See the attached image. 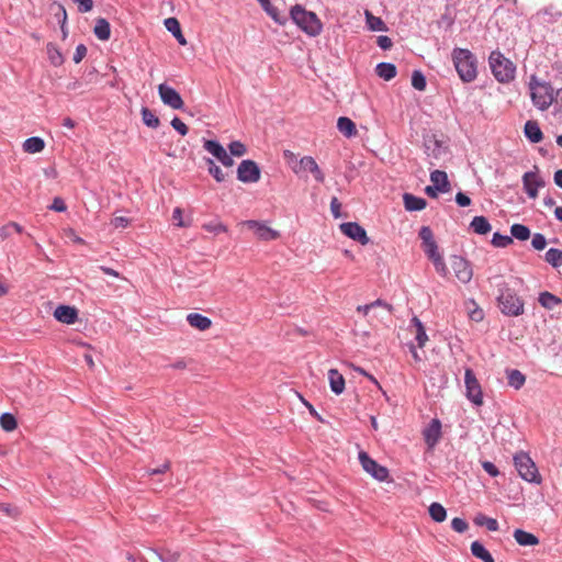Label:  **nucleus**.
I'll return each instance as SVG.
<instances>
[{
	"mask_svg": "<svg viewBox=\"0 0 562 562\" xmlns=\"http://www.w3.org/2000/svg\"><path fill=\"white\" fill-rule=\"evenodd\" d=\"M471 199L469 195H467L464 192L462 191H459L457 194H456V203L460 206V207H467L471 204Z\"/></svg>",
	"mask_w": 562,
	"mask_h": 562,
	"instance_id": "e2e57ef3",
	"label": "nucleus"
},
{
	"mask_svg": "<svg viewBox=\"0 0 562 562\" xmlns=\"http://www.w3.org/2000/svg\"><path fill=\"white\" fill-rule=\"evenodd\" d=\"M524 190L530 199L538 195V190L546 186V181L536 171H527L522 176Z\"/></svg>",
	"mask_w": 562,
	"mask_h": 562,
	"instance_id": "4468645a",
	"label": "nucleus"
},
{
	"mask_svg": "<svg viewBox=\"0 0 562 562\" xmlns=\"http://www.w3.org/2000/svg\"><path fill=\"white\" fill-rule=\"evenodd\" d=\"M155 554L161 562H178L180 553L178 551H171L168 549H161L160 551L155 550Z\"/></svg>",
	"mask_w": 562,
	"mask_h": 562,
	"instance_id": "de8ad7c7",
	"label": "nucleus"
},
{
	"mask_svg": "<svg viewBox=\"0 0 562 562\" xmlns=\"http://www.w3.org/2000/svg\"><path fill=\"white\" fill-rule=\"evenodd\" d=\"M294 173L300 177L305 176L306 172L313 175L315 181L318 183H323L325 181V175L319 168L318 164L312 156H304L300 160H296L294 165L291 166Z\"/></svg>",
	"mask_w": 562,
	"mask_h": 562,
	"instance_id": "0eeeda50",
	"label": "nucleus"
},
{
	"mask_svg": "<svg viewBox=\"0 0 562 562\" xmlns=\"http://www.w3.org/2000/svg\"><path fill=\"white\" fill-rule=\"evenodd\" d=\"M205 162L207 165V171L217 181L223 182L225 181V173L222 171V169L215 164V161L212 158H205Z\"/></svg>",
	"mask_w": 562,
	"mask_h": 562,
	"instance_id": "37998d69",
	"label": "nucleus"
},
{
	"mask_svg": "<svg viewBox=\"0 0 562 562\" xmlns=\"http://www.w3.org/2000/svg\"><path fill=\"white\" fill-rule=\"evenodd\" d=\"M412 86L418 91H424L427 86V80L423 71L414 70L412 74Z\"/></svg>",
	"mask_w": 562,
	"mask_h": 562,
	"instance_id": "49530a36",
	"label": "nucleus"
},
{
	"mask_svg": "<svg viewBox=\"0 0 562 562\" xmlns=\"http://www.w3.org/2000/svg\"><path fill=\"white\" fill-rule=\"evenodd\" d=\"M376 44L383 50H387L393 46L391 37L386 35H380L376 40Z\"/></svg>",
	"mask_w": 562,
	"mask_h": 562,
	"instance_id": "69168bd1",
	"label": "nucleus"
},
{
	"mask_svg": "<svg viewBox=\"0 0 562 562\" xmlns=\"http://www.w3.org/2000/svg\"><path fill=\"white\" fill-rule=\"evenodd\" d=\"M403 202L405 210L408 212L423 211L427 206L426 199L416 196L412 193H404Z\"/></svg>",
	"mask_w": 562,
	"mask_h": 562,
	"instance_id": "aec40b11",
	"label": "nucleus"
},
{
	"mask_svg": "<svg viewBox=\"0 0 562 562\" xmlns=\"http://www.w3.org/2000/svg\"><path fill=\"white\" fill-rule=\"evenodd\" d=\"M450 261L457 279L464 284L469 283L473 277V269L470 261L458 255L451 256Z\"/></svg>",
	"mask_w": 562,
	"mask_h": 562,
	"instance_id": "9b49d317",
	"label": "nucleus"
},
{
	"mask_svg": "<svg viewBox=\"0 0 562 562\" xmlns=\"http://www.w3.org/2000/svg\"><path fill=\"white\" fill-rule=\"evenodd\" d=\"M454 68L460 79L470 83L477 77V58L468 48L454 47L451 53Z\"/></svg>",
	"mask_w": 562,
	"mask_h": 562,
	"instance_id": "f257e3e1",
	"label": "nucleus"
},
{
	"mask_svg": "<svg viewBox=\"0 0 562 562\" xmlns=\"http://www.w3.org/2000/svg\"><path fill=\"white\" fill-rule=\"evenodd\" d=\"M366 22L370 31L383 32L387 30L384 21L381 18L373 15L369 11H366Z\"/></svg>",
	"mask_w": 562,
	"mask_h": 562,
	"instance_id": "c9c22d12",
	"label": "nucleus"
},
{
	"mask_svg": "<svg viewBox=\"0 0 562 562\" xmlns=\"http://www.w3.org/2000/svg\"><path fill=\"white\" fill-rule=\"evenodd\" d=\"M474 524L480 527L485 526L490 531H497L499 528L496 519L487 517L484 514H477L474 518Z\"/></svg>",
	"mask_w": 562,
	"mask_h": 562,
	"instance_id": "ea45409f",
	"label": "nucleus"
},
{
	"mask_svg": "<svg viewBox=\"0 0 562 562\" xmlns=\"http://www.w3.org/2000/svg\"><path fill=\"white\" fill-rule=\"evenodd\" d=\"M49 209L55 212H65L67 210V205L61 198L56 196V198H54L53 203L50 204Z\"/></svg>",
	"mask_w": 562,
	"mask_h": 562,
	"instance_id": "0e129e2a",
	"label": "nucleus"
},
{
	"mask_svg": "<svg viewBox=\"0 0 562 562\" xmlns=\"http://www.w3.org/2000/svg\"><path fill=\"white\" fill-rule=\"evenodd\" d=\"M530 234L529 227L524 224L515 223L510 226V236L520 241L527 240Z\"/></svg>",
	"mask_w": 562,
	"mask_h": 562,
	"instance_id": "4c0bfd02",
	"label": "nucleus"
},
{
	"mask_svg": "<svg viewBox=\"0 0 562 562\" xmlns=\"http://www.w3.org/2000/svg\"><path fill=\"white\" fill-rule=\"evenodd\" d=\"M424 251L427 255V257L429 258V260L440 256V252H439V249H438V245H437L436 241H434L431 244H428V245H425L424 246Z\"/></svg>",
	"mask_w": 562,
	"mask_h": 562,
	"instance_id": "052dcab7",
	"label": "nucleus"
},
{
	"mask_svg": "<svg viewBox=\"0 0 562 562\" xmlns=\"http://www.w3.org/2000/svg\"><path fill=\"white\" fill-rule=\"evenodd\" d=\"M229 154L235 157H241L247 153L245 144L239 140H233L228 145Z\"/></svg>",
	"mask_w": 562,
	"mask_h": 562,
	"instance_id": "864d4df0",
	"label": "nucleus"
},
{
	"mask_svg": "<svg viewBox=\"0 0 562 562\" xmlns=\"http://www.w3.org/2000/svg\"><path fill=\"white\" fill-rule=\"evenodd\" d=\"M261 170L259 165L251 160L245 159L237 167V179L243 183H255L260 180Z\"/></svg>",
	"mask_w": 562,
	"mask_h": 562,
	"instance_id": "1a4fd4ad",
	"label": "nucleus"
},
{
	"mask_svg": "<svg viewBox=\"0 0 562 562\" xmlns=\"http://www.w3.org/2000/svg\"><path fill=\"white\" fill-rule=\"evenodd\" d=\"M497 305L503 315L508 317H517L525 312V302L517 292L509 288L507 283L497 284Z\"/></svg>",
	"mask_w": 562,
	"mask_h": 562,
	"instance_id": "f03ea898",
	"label": "nucleus"
},
{
	"mask_svg": "<svg viewBox=\"0 0 562 562\" xmlns=\"http://www.w3.org/2000/svg\"><path fill=\"white\" fill-rule=\"evenodd\" d=\"M525 137L532 144L540 143L543 139V133L539 126V123L533 120H529L524 126Z\"/></svg>",
	"mask_w": 562,
	"mask_h": 562,
	"instance_id": "6ab92c4d",
	"label": "nucleus"
},
{
	"mask_svg": "<svg viewBox=\"0 0 562 562\" xmlns=\"http://www.w3.org/2000/svg\"><path fill=\"white\" fill-rule=\"evenodd\" d=\"M158 94L165 105L170 106L173 110H182L184 102L180 93L167 83H160L158 86Z\"/></svg>",
	"mask_w": 562,
	"mask_h": 562,
	"instance_id": "f8f14e48",
	"label": "nucleus"
},
{
	"mask_svg": "<svg viewBox=\"0 0 562 562\" xmlns=\"http://www.w3.org/2000/svg\"><path fill=\"white\" fill-rule=\"evenodd\" d=\"M411 324L413 326H415V328H416L415 339L417 341V346L419 348H423L426 345L427 340H428V336L426 334L425 326H424L423 322L417 316H414L411 319Z\"/></svg>",
	"mask_w": 562,
	"mask_h": 562,
	"instance_id": "f704fd0d",
	"label": "nucleus"
},
{
	"mask_svg": "<svg viewBox=\"0 0 562 562\" xmlns=\"http://www.w3.org/2000/svg\"><path fill=\"white\" fill-rule=\"evenodd\" d=\"M340 210H341V203L339 202V200L336 196L331 198L330 212L335 218H338L341 216Z\"/></svg>",
	"mask_w": 562,
	"mask_h": 562,
	"instance_id": "338daca9",
	"label": "nucleus"
},
{
	"mask_svg": "<svg viewBox=\"0 0 562 562\" xmlns=\"http://www.w3.org/2000/svg\"><path fill=\"white\" fill-rule=\"evenodd\" d=\"M464 383L467 398L474 405L481 406L483 404L482 387L471 368L465 369Z\"/></svg>",
	"mask_w": 562,
	"mask_h": 562,
	"instance_id": "6e6552de",
	"label": "nucleus"
},
{
	"mask_svg": "<svg viewBox=\"0 0 562 562\" xmlns=\"http://www.w3.org/2000/svg\"><path fill=\"white\" fill-rule=\"evenodd\" d=\"M531 100L533 105L544 111L554 102L555 91L551 83L539 82L535 76L531 77L530 81Z\"/></svg>",
	"mask_w": 562,
	"mask_h": 562,
	"instance_id": "39448f33",
	"label": "nucleus"
},
{
	"mask_svg": "<svg viewBox=\"0 0 562 562\" xmlns=\"http://www.w3.org/2000/svg\"><path fill=\"white\" fill-rule=\"evenodd\" d=\"M359 461L361 467L366 472L371 474L378 481H385L389 476V470L379 464L375 460H373L367 452H359Z\"/></svg>",
	"mask_w": 562,
	"mask_h": 562,
	"instance_id": "9d476101",
	"label": "nucleus"
},
{
	"mask_svg": "<svg viewBox=\"0 0 562 562\" xmlns=\"http://www.w3.org/2000/svg\"><path fill=\"white\" fill-rule=\"evenodd\" d=\"M243 225L247 226L249 229L254 231L255 235L261 240H274L279 237V233L266 224L255 221L248 220L243 223Z\"/></svg>",
	"mask_w": 562,
	"mask_h": 562,
	"instance_id": "2eb2a0df",
	"label": "nucleus"
},
{
	"mask_svg": "<svg viewBox=\"0 0 562 562\" xmlns=\"http://www.w3.org/2000/svg\"><path fill=\"white\" fill-rule=\"evenodd\" d=\"M0 425L3 430L12 431L16 428V418L11 413H3L0 416Z\"/></svg>",
	"mask_w": 562,
	"mask_h": 562,
	"instance_id": "a18cd8bd",
	"label": "nucleus"
},
{
	"mask_svg": "<svg viewBox=\"0 0 562 562\" xmlns=\"http://www.w3.org/2000/svg\"><path fill=\"white\" fill-rule=\"evenodd\" d=\"M54 317L64 324L72 325L78 319V310L70 305H58L54 311Z\"/></svg>",
	"mask_w": 562,
	"mask_h": 562,
	"instance_id": "f3484780",
	"label": "nucleus"
},
{
	"mask_svg": "<svg viewBox=\"0 0 562 562\" xmlns=\"http://www.w3.org/2000/svg\"><path fill=\"white\" fill-rule=\"evenodd\" d=\"M423 438L429 449H434L441 438V422L434 418L423 429Z\"/></svg>",
	"mask_w": 562,
	"mask_h": 562,
	"instance_id": "dca6fc26",
	"label": "nucleus"
},
{
	"mask_svg": "<svg viewBox=\"0 0 562 562\" xmlns=\"http://www.w3.org/2000/svg\"><path fill=\"white\" fill-rule=\"evenodd\" d=\"M143 123L150 128H158L160 125L159 117L147 106H143L140 110Z\"/></svg>",
	"mask_w": 562,
	"mask_h": 562,
	"instance_id": "e433bc0d",
	"label": "nucleus"
},
{
	"mask_svg": "<svg viewBox=\"0 0 562 562\" xmlns=\"http://www.w3.org/2000/svg\"><path fill=\"white\" fill-rule=\"evenodd\" d=\"M544 260L553 268L562 266V250L559 248H550L544 255Z\"/></svg>",
	"mask_w": 562,
	"mask_h": 562,
	"instance_id": "a19ab883",
	"label": "nucleus"
},
{
	"mask_svg": "<svg viewBox=\"0 0 562 562\" xmlns=\"http://www.w3.org/2000/svg\"><path fill=\"white\" fill-rule=\"evenodd\" d=\"M451 528L459 533H463L469 529V524L463 518L456 517L451 520Z\"/></svg>",
	"mask_w": 562,
	"mask_h": 562,
	"instance_id": "4d7b16f0",
	"label": "nucleus"
},
{
	"mask_svg": "<svg viewBox=\"0 0 562 562\" xmlns=\"http://www.w3.org/2000/svg\"><path fill=\"white\" fill-rule=\"evenodd\" d=\"M471 553L483 562H495L488 550L477 540L471 543Z\"/></svg>",
	"mask_w": 562,
	"mask_h": 562,
	"instance_id": "473e14b6",
	"label": "nucleus"
},
{
	"mask_svg": "<svg viewBox=\"0 0 562 562\" xmlns=\"http://www.w3.org/2000/svg\"><path fill=\"white\" fill-rule=\"evenodd\" d=\"M216 159L225 167H232L234 165L232 155L228 154L225 148L216 156Z\"/></svg>",
	"mask_w": 562,
	"mask_h": 562,
	"instance_id": "bf43d9fd",
	"label": "nucleus"
},
{
	"mask_svg": "<svg viewBox=\"0 0 562 562\" xmlns=\"http://www.w3.org/2000/svg\"><path fill=\"white\" fill-rule=\"evenodd\" d=\"M431 262H432V265L435 267L436 272L439 276L446 278L449 274V269H448V267H447V265L445 262V259H443V257L441 255L436 257V258H434V259H431Z\"/></svg>",
	"mask_w": 562,
	"mask_h": 562,
	"instance_id": "603ef678",
	"label": "nucleus"
},
{
	"mask_svg": "<svg viewBox=\"0 0 562 562\" xmlns=\"http://www.w3.org/2000/svg\"><path fill=\"white\" fill-rule=\"evenodd\" d=\"M536 16L540 24L549 25L557 23L562 18V11L554 5H549L538 11Z\"/></svg>",
	"mask_w": 562,
	"mask_h": 562,
	"instance_id": "a211bd4d",
	"label": "nucleus"
},
{
	"mask_svg": "<svg viewBox=\"0 0 562 562\" xmlns=\"http://www.w3.org/2000/svg\"><path fill=\"white\" fill-rule=\"evenodd\" d=\"M290 16L292 21L307 35L317 36L323 30L322 22L317 15L305 10L301 4H295L290 10Z\"/></svg>",
	"mask_w": 562,
	"mask_h": 562,
	"instance_id": "7ed1b4c3",
	"label": "nucleus"
},
{
	"mask_svg": "<svg viewBox=\"0 0 562 562\" xmlns=\"http://www.w3.org/2000/svg\"><path fill=\"white\" fill-rule=\"evenodd\" d=\"M375 74L385 81H390L397 75V68L393 63L382 61L375 66Z\"/></svg>",
	"mask_w": 562,
	"mask_h": 562,
	"instance_id": "393cba45",
	"label": "nucleus"
},
{
	"mask_svg": "<svg viewBox=\"0 0 562 562\" xmlns=\"http://www.w3.org/2000/svg\"><path fill=\"white\" fill-rule=\"evenodd\" d=\"M203 147L215 158L224 149L223 145L216 139H203Z\"/></svg>",
	"mask_w": 562,
	"mask_h": 562,
	"instance_id": "8fccbe9b",
	"label": "nucleus"
},
{
	"mask_svg": "<svg viewBox=\"0 0 562 562\" xmlns=\"http://www.w3.org/2000/svg\"><path fill=\"white\" fill-rule=\"evenodd\" d=\"M430 181L432 186H439L441 188V193H447L450 190V182L448 180V176L446 171L442 170H434L430 172Z\"/></svg>",
	"mask_w": 562,
	"mask_h": 562,
	"instance_id": "7c9ffc66",
	"label": "nucleus"
},
{
	"mask_svg": "<svg viewBox=\"0 0 562 562\" xmlns=\"http://www.w3.org/2000/svg\"><path fill=\"white\" fill-rule=\"evenodd\" d=\"M46 49H47L48 59L53 66L58 67V66L63 65L64 56L55 44L48 43L46 46Z\"/></svg>",
	"mask_w": 562,
	"mask_h": 562,
	"instance_id": "58836bf2",
	"label": "nucleus"
},
{
	"mask_svg": "<svg viewBox=\"0 0 562 562\" xmlns=\"http://www.w3.org/2000/svg\"><path fill=\"white\" fill-rule=\"evenodd\" d=\"M20 514L21 512L16 506L4 503L0 504V519L4 516L16 519L20 516Z\"/></svg>",
	"mask_w": 562,
	"mask_h": 562,
	"instance_id": "3c124183",
	"label": "nucleus"
},
{
	"mask_svg": "<svg viewBox=\"0 0 562 562\" xmlns=\"http://www.w3.org/2000/svg\"><path fill=\"white\" fill-rule=\"evenodd\" d=\"M165 27L170 32L180 45H187V40L182 34L179 21L176 18H167L164 21Z\"/></svg>",
	"mask_w": 562,
	"mask_h": 562,
	"instance_id": "b1692460",
	"label": "nucleus"
},
{
	"mask_svg": "<svg viewBox=\"0 0 562 562\" xmlns=\"http://www.w3.org/2000/svg\"><path fill=\"white\" fill-rule=\"evenodd\" d=\"M93 33L100 41H108L111 36V25L109 21L104 18L97 19Z\"/></svg>",
	"mask_w": 562,
	"mask_h": 562,
	"instance_id": "bb28decb",
	"label": "nucleus"
},
{
	"mask_svg": "<svg viewBox=\"0 0 562 562\" xmlns=\"http://www.w3.org/2000/svg\"><path fill=\"white\" fill-rule=\"evenodd\" d=\"M492 245L497 248H506L510 244H513V237L510 235H503L499 232H495L493 234Z\"/></svg>",
	"mask_w": 562,
	"mask_h": 562,
	"instance_id": "c03bdc74",
	"label": "nucleus"
},
{
	"mask_svg": "<svg viewBox=\"0 0 562 562\" xmlns=\"http://www.w3.org/2000/svg\"><path fill=\"white\" fill-rule=\"evenodd\" d=\"M187 322L190 326L199 329L206 330L211 327L212 321L200 313H190L187 315Z\"/></svg>",
	"mask_w": 562,
	"mask_h": 562,
	"instance_id": "5701e85b",
	"label": "nucleus"
},
{
	"mask_svg": "<svg viewBox=\"0 0 562 562\" xmlns=\"http://www.w3.org/2000/svg\"><path fill=\"white\" fill-rule=\"evenodd\" d=\"M493 76L498 82L507 83L515 78L516 66L499 50H493L488 57Z\"/></svg>",
	"mask_w": 562,
	"mask_h": 562,
	"instance_id": "20e7f679",
	"label": "nucleus"
},
{
	"mask_svg": "<svg viewBox=\"0 0 562 562\" xmlns=\"http://www.w3.org/2000/svg\"><path fill=\"white\" fill-rule=\"evenodd\" d=\"M262 10L279 25H284L288 22V18L282 15L278 8L274 7L270 0H257Z\"/></svg>",
	"mask_w": 562,
	"mask_h": 562,
	"instance_id": "412c9836",
	"label": "nucleus"
},
{
	"mask_svg": "<svg viewBox=\"0 0 562 562\" xmlns=\"http://www.w3.org/2000/svg\"><path fill=\"white\" fill-rule=\"evenodd\" d=\"M514 465L522 480L529 483L540 482V474L538 469L527 452H517L514 456Z\"/></svg>",
	"mask_w": 562,
	"mask_h": 562,
	"instance_id": "423d86ee",
	"label": "nucleus"
},
{
	"mask_svg": "<svg viewBox=\"0 0 562 562\" xmlns=\"http://www.w3.org/2000/svg\"><path fill=\"white\" fill-rule=\"evenodd\" d=\"M538 302L543 308L553 310L562 303V300L551 292L543 291L539 293Z\"/></svg>",
	"mask_w": 562,
	"mask_h": 562,
	"instance_id": "2f4dec72",
	"label": "nucleus"
},
{
	"mask_svg": "<svg viewBox=\"0 0 562 562\" xmlns=\"http://www.w3.org/2000/svg\"><path fill=\"white\" fill-rule=\"evenodd\" d=\"M470 228L477 235H486L491 232L492 225L485 216L477 215L472 218Z\"/></svg>",
	"mask_w": 562,
	"mask_h": 562,
	"instance_id": "a878e982",
	"label": "nucleus"
},
{
	"mask_svg": "<svg viewBox=\"0 0 562 562\" xmlns=\"http://www.w3.org/2000/svg\"><path fill=\"white\" fill-rule=\"evenodd\" d=\"M202 228L215 235L227 232V226L217 220L203 224Z\"/></svg>",
	"mask_w": 562,
	"mask_h": 562,
	"instance_id": "09e8293b",
	"label": "nucleus"
},
{
	"mask_svg": "<svg viewBox=\"0 0 562 562\" xmlns=\"http://www.w3.org/2000/svg\"><path fill=\"white\" fill-rule=\"evenodd\" d=\"M170 125L172 126V128H175L181 136H184L188 134L189 132V128L188 126L178 117V116H175L171 122H170Z\"/></svg>",
	"mask_w": 562,
	"mask_h": 562,
	"instance_id": "13d9d810",
	"label": "nucleus"
},
{
	"mask_svg": "<svg viewBox=\"0 0 562 562\" xmlns=\"http://www.w3.org/2000/svg\"><path fill=\"white\" fill-rule=\"evenodd\" d=\"M87 47L85 44H78L74 54V61L79 64L87 55Z\"/></svg>",
	"mask_w": 562,
	"mask_h": 562,
	"instance_id": "680f3d73",
	"label": "nucleus"
},
{
	"mask_svg": "<svg viewBox=\"0 0 562 562\" xmlns=\"http://www.w3.org/2000/svg\"><path fill=\"white\" fill-rule=\"evenodd\" d=\"M514 538L516 542L522 547L537 546L539 543V539L533 533L522 529H516L514 531Z\"/></svg>",
	"mask_w": 562,
	"mask_h": 562,
	"instance_id": "c85d7f7f",
	"label": "nucleus"
},
{
	"mask_svg": "<svg viewBox=\"0 0 562 562\" xmlns=\"http://www.w3.org/2000/svg\"><path fill=\"white\" fill-rule=\"evenodd\" d=\"M429 515L431 517V519L436 522H442L446 520L447 518V510L446 508L439 504V503H432L430 506H429Z\"/></svg>",
	"mask_w": 562,
	"mask_h": 562,
	"instance_id": "79ce46f5",
	"label": "nucleus"
},
{
	"mask_svg": "<svg viewBox=\"0 0 562 562\" xmlns=\"http://www.w3.org/2000/svg\"><path fill=\"white\" fill-rule=\"evenodd\" d=\"M130 218L125 216H116L112 220V225L115 228H125L130 225Z\"/></svg>",
	"mask_w": 562,
	"mask_h": 562,
	"instance_id": "774afa93",
	"label": "nucleus"
},
{
	"mask_svg": "<svg viewBox=\"0 0 562 562\" xmlns=\"http://www.w3.org/2000/svg\"><path fill=\"white\" fill-rule=\"evenodd\" d=\"M531 246L536 250L544 249L546 246H547V238H546V236L543 234H541V233L533 234L532 239H531Z\"/></svg>",
	"mask_w": 562,
	"mask_h": 562,
	"instance_id": "6e6d98bb",
	"label": "nucleus"
},
{
	"mask_svg": "<svg viewBox=\"0 0 562 562\" xmlns=\"http://www.w3.org/2000/svg\"><path fill=\"white\" fill-rule=\"evenodd\" d=\"M418 236L422 239L423 246L436 241L434 238L432 231L429 226H422L418 232Z\"/></svg>",
	"mask_w": 562,
	"mask_h": 562,
	"instance_id": "5fc2aeb1",
	"label": "nucleus"
},
{
	"mask_svg": "<svg viewBox=\"0 0 562 562\" xmlns=\"http://www.w3.org/2000/svg\"><path fill=\"white\" fill-rule=\"evenodd\" d=\"M506 376L508 385L514 387L515 390H520L526 382L525 374L517 369H507Z\"/></svg>",
	"mask_w": 562,
	"mask_h": 562,
	"instance_id": "c756f323",
	"label": "nucleus"
},
{
	"mask_svg": "<svg viewBox=\"0 0 562 562\" xmlns=\"http://www.w3.org/2000/svg\"><path fill=\"white\" fill-rule=\"evenodd\" d=\"M45 142L38 136H32L24 140L23 149L29 154H36L44 149Z\"/></svg>",
	"mask_w": 562,
	"mask_h": 562,
	"instance_id": "72a5a7b5",
	"label": "nucleus"
},
{
	"mask_svg": "<svg viewBox=\"0 0 562 562\" xmlns=\"http://www.w3.org/2000/svg\"><path fill=\"white\" fill-rule=\"evenodd\" d=\"M337 128L344 136L348 138H351L357 135V127L355 122L347 116H340L338 119Z\"/></svg>",
	"mask_w": 562,
	"mask_h": 562,
	"instance_id": "cd10ccee",
	"label": "nucleus"
},
{
	"mask_svg": "<svg viewBox=\"0 0 562 562\" xmlns=\"http://www.w3.org/2000/svg\"><path fill=\"white\" fill-rule=\"evenodd\" d=\"M328 380L330 391L334 394L340 395L345 391V378L337 369H330L328 371Z\"/></svg>",
	"mask_w": 562,
	"mask_h": 562,
	"instance_id": "4be33fe9",
	"label": "nucleus"
},
{
	"mask_svg": "<svg viewBox=\"0 0 562 562\" xmlns=\"http://www.w3.org/2000/svg\"><path fill=\"white\" fill-rule=\"evenodd\" d=\"M339 228L345 236L363 246L370 243V238L368 237L366 229L357 222L342 223Z\"/></svg>",
	"mask_w": 562,
	"mask_h": 562,
	"instance_id": "ddd939ff",
	"label": "nucleus"
}]
</instances>
